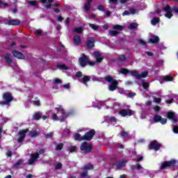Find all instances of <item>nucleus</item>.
I'll return each mask as SVG.
<instances>
[{"label": "nucleus", "mask_w": 178, "mask_h": 178, "mask_svg": "<svg viewBox=\"0 0 178 178\" xmlns=\"http://www.w3.org/2000/svg\"><path fill=\"white\" fill-rule=\"evenodd\" d=\"M104 80L107 81L108 83H111L110 85H108V90L109 91H115V90L118 89V86L119 85V82L112 78L111 76H106L104 77Z\"/></svg>", "instance_id": "1"}, {"label": "nucleus", "mask_w": 178, "mask_h": 178, "mask_svg": "<svg viewBox=\"0 0 178 178\" xmlns=\"http://www.w3.org/2000/svg\"><path fill=\"white\" fill-rule=\"evenodd\" d=\"M3 99H4L3 102H0V105H9L12 101H13V96L12 95V93L7 92H4L3 94Z\"/></svg>", "instance_id": "2"}, {"label": "nucleus", "mask_w": 178, "mask_h": 178, "mask_svg": "<svg viewBox=\"0 0 178 178\" xmlns=\"http://www.w3.org/2000/svg\"><path fill=\"white\" fill-rule=\"evenodd\" d=\"M56 109L57 110V115H58L60 122H65L66 118H67V114H66L65 109L60 105H58V107L56 108Z\"/></svg>", "instance_id": "3"}, {"label": "nucleus", "mask_w": 178, "mask_h": 178, "mask_svg": "<svg viewBox=\"0 0 178 178\" xmlns=\"http://www.w3.org/2000/svg\"><path fill=\"white\" fill-rule=\"evenodd\" d=\"M177 163V161L175 159H172L171 161H164L162 163L160 166L161 170H163V169H166V168H175V166H177L176 164Z\"/></svg>", "instance_id": "4"}, {"label": "nucleus", "mask_w": 178, "mask_h": 178, "mask_svg": "<svg viewBox=\"0 0 178 178\" xmlns=\"http://www.w3.org/2000/svg\"><path fill=\"white\" fill-rule=\"evenodd\" d=\"M131 75L136 77L137 80H140L141 79H145L148 77V71H143L141 74H138L137 70H132L131 72Z\"/></svg>", "instance_id": "5"}, {"label": "nucleus", "mask_w": 178, "mask_h": 178, "mask_svg": "<svg viewBox=\"0 0 178 178\" xmlns=\"http://www.w3.org/2000/svg\"><path fill=\"white\" fill-rule=\"evenodd\" d=\"M161 147H162V145L158 143V140H154L149 144L148 149L149 151H151L152 149H154L155 151H159Z\"/></svg>", "instance_id": "6"}, {"label": "nucleus", "mask_w": 178, "mask_h": 178, "mask_svg": "<svg viewBox=\"0 0 178 178\" xmlns=\"http://www.w3.org/2000/svg\"><path fill=\"white\" fill-rule=\"evenodd\" d=\"M80 149L81 151H85L86 154H90L92 151V145L88 144V142H83L80 146Z\"/></svg>", "instance_id": "7"}, {"label": "nucleus", "mask_w": 178, "mask_h": 178, "mask_svg": "<svg viewBox=\"0 0 178 178\" xmlns=\"http://www.w3.org/2000/svg\"><path fill=\"white\" fill-rule=\"evenodd\" d=\"M153 123H161V124H166L168 119L163 118L160 115H154L153 118Z\"/></svg>", "instance_id": "8"}, {"label": "nucleus", "mask_w": 178, "mask_h": 178, "mask_svg": "<svg viewBox=\"0 0 178 178\" xmlns=\"http://www.w3.org/2000/svg\"><path fill=\"white\" fill-rule=\"evenodd\" d=\"M95 129H90L83 135L84 141H91L95 136Z\"/></svg>", "instance_id": "9"}, {"label": "nucleus", "mask_w": 178, "mask_h": 178, "mask_svg": "<svg viewBox=\"0 0 178 178\" xmlns=\"http://www.w3.org/2000/svg\"><path fill=\"white\" fill-rule=\"evenodd\" d=\"M26 133H29V129H22L19 131L18 135L19 137L17 139V143H19V144H22V143L24 141L26 138Z\"/></svg>", "instance_id": "10"}, {"label": "nucleus", "mask_w": 178, "mask_h": 178, "mask_svg": "<svg viewBox=\"0 0 178 178\" xmlns=\"http://www.w3.org/2000/svg\"><path fill=\"white\" fill-rule=\"evenodd\" d=\"M79 62L81 67H86L88 65V57L85 54H82V56L79 58Z\"/></svg>", "instance_id": "11"}, {"label": "nucleus", "mask_w": 178, "mask_h": 178, "mask_svg": "<svg viewBox=\"0 0 178 178\" xmlns=\"http://www.w3.org/2000/svg\"><path fill=\"white\" fill-rule=\"evenodd\" d=\"M163 10L165 12V17L167 19H171L172 16H173V13H172V7L169 6V4H166L165 8H163Z\"/></svg>", "instance_id": "12"}, {"label": "nucleus", "mask_w": 178, "mask_h": 178, "mask_svg": "<svg viewBox=\"0 0 178 178\" xmlns=\"http://www.w3.org/2000/svg\"><path fill=\"white\" fill-rule=\"evenodd\" d=\"M166 116L168 119L171 120L172 123H173L174 124H176V123H177L178 120L177 119H176V113H175V112L168 111L166 113Z\"/></svg>", "instance_id": "13"}, {"label": "nucleus", "mask_w": 178, "mask_h": 178, "mask_svg": "<svg viewBox=\"0 0 178 178\" xmlns=\"http://www.w3.org/2000/svg\"><path fill=\"white\" fill-rule=\"evenodd\" d=\"M119 115L122 116V118H126V116H133V110L131 109H122L119 111Z\"/></svg>", "instance_id": "14"}, {"label": "nucleus", "mask_w": 178, "mask_h": 178, "mask_svg": "<svg viewBox=\"0 0 178 178\" xmlns=\"http://www.w3.org/2000/svg\"><path fill=\"white\" fill-rule=\"evenodd\" d=\"M86 45L89 49L94 48V47H95V39L92 37L86 40Z\"/></svg>", "instance_id": "15"}, {"label": "nucleus", "mask_w": 178, "mask_h": 178, "mask_svg": "<svg viewBox=\"0 0 178 178\" xmlns=\"http://www.w3.org/2000/svg\"><path fill=\"white\" fill-rule=\"evenodd\" d=\"M13 57L17 58V59H25L26 56L23 54V53L17 51V50H13L12 52Z\"/></svg>", "instance_id": "16"}, {"label": "nucleus", "mask_w": 178, "mask_h": 178, "mask_svg": "<svg viewBox=\"0 0 178 178\" xmlns=\"http://www.w3.org/2000/svg\"><path fill=\"white\" fill-rule=\"evenodd\" d=\"M39 158H40V154L33 153V154H31V158L29 159V165H33L34 162H35V161H37V159Z\"/></svg>", "instance_id": "17"}, {"label": "nucleus", "mask_w": 178, "mask_h": 178, "mask_svg": "<svg viewBox=\"0 0 178 178\" xmlns=\"http://www.w3.org/2000/svg\"><path fill=\"white\" fill-rule=\"evenodd\" d=\"M7 24H8V26H19V24H20V21L17 19H10Z\"/></svg>", "instance_id": "18"}, {"label": "nucleus", "mask_w": 178, "mask_h": 178, "mask_svg": "<svg viewBox=\"0 0 178 178\" xmlns=\"http://www.w3.org/2000/svg\"><path fill=\"white\" fill-rule=\"evenodd\" d=\"M4 62L8 63V65H12L13 60L10 58V54H6L4 56Z\"/></svg>", "instance_id": "19"}, {"label": "nucleus", "mask_w": 178, "mask_h": 178, "mask_svg": "<svg viewBox=\"0 0 178 178\" xmlns=\"http://www.w3.org/2000/svg\"><path fill=\"white\" fill-rule=\"evenodd\" d=\"M91 2H92V0H87V2L84 3L85 12H88L91 9Z\"/></svg>", "instance_id": "20"}, {"label": "nucleus", "mask_w": 178, "mask_h": 178, "mask_svg": "<svg viewBox=\"0 0 178 178\" xmlns=\"http://www.w3.org/2000/svg\"><path fill=\"white\" fill-rule=\"evenodd\" d=\"M73 42L75 45H80V42H81V38L80 35H76L74 36Z\"/></svg>", "instance_id": "21"}, {"label": "nucleus", "mask_w": 178, "mask_h": 178, "mask_svg": "<svg viewBox=\"0 0 178 178\" xmlns=\"http://www.w3.org/2000/svg\"><path fill=\"white\" fill-rule=\"evenodd\" d=\"M143 168V166L140 165V163H136V165H133L131 167V170L134 171V170H141V169Z\"/></svg>", "instance_id": "22"}, {"label": "nucleus", "mask_w": 178, "mask_h": 178, "mask_svg": "<svg viewBox=\"0 0 178 178\" xmlns=\"http://www.w3.org/2000/svg\"><path fill=\"white\" fill-rule=\"evenodd\" d=\"M149 42L151 44H158L159 42V37L157 35L154 36L152 38L149 39Z\"/></svg>", "instance_id": "23"}, {"label": "nucleus", "mask_w": 178, "mask_h": 178, "mask_svg": "<svg viewBox=\"0 0 178 178\" xmlns=\"http://www.w3.org/2000/svg\"><path fill=\"white\" fill-rule=\"evenodd\" d=\"M74 140L75 141H84L83 136H81L79 133L75 134Z\"/></svg>", "instance_id": "24"}, {"label": "nucleus", "mask_w": 178, "mask_h": 178, "mask_svg": "<svg viewBox=\"0 0 178 178\" xmlns=\"http://www.w3.org/2000/svg\"><path fill=\"white\" fill-rule=\"evenodd\" d=\"M92 169H94V165L91 163L86 164L83 167V170H86V172H88V170H91Z\"/></svg>", "instance_id": "25"}, {"label": "nucleus", "mask_w": 178, "mask_h": 178, "mask_svg": "<svg viewBox=\"0 0 178 178\" xmlns=\"http://www.w3.org/2000/svg\"><path fill=\"white\" fill-rule=\"evenodd\" d=\"M83 31H84L83 26L74 28V32L77 33L78 34H81V33H83Z\"/></svg>", "instance_id": "26"}, {"label": "nucleus", "mask_w": 178, "mask_h": 178, "mask_svg": "<svg viewBox=\"0 0 178 178\" xmlns=\"http://www.w3.org/2000/svg\"><path fill=\"white\" fill-rule=\"evenodd\" d=\"M120 73H121L122 74H124V75H127V74H129V73H130V74H131V71L129 70L127 68H121Z\"/></svg>", "instance_id": "27"}, {"label": "nucleus", "mask_w": 178, "mask_h": 178, "mask_svg": "<svg viewBox=\"0 0 178 178\" xmlns=\"http://www.w3.org/2000/svg\"><path fill=\"white\" fill-rule=\"evenodd\" d=\"M57 69L63 70H69V67L66 66L65 64H58L56 65Z\"/></svg>", "instance_id": "28"}, {"label": "nucleus", "mask_w": 178, "mask_h": 178, "mask_svg": "<svg viewBox=\"0 0 178 178\" xmlns=\"http://www.w3.org/2000/svg\"><path fill=\"white\" fill-rule=\"evenodd\" d=\"M41 116H42V113L40 112L35 113L33 119L34 120H40V119H41Z\"/></svg>", "instance_id": "29"}, {"label": "nucleus", "mask_w": 178, "mask_h": 178, "mask_svg": "<svg viewBox=\"0 0 178 178\" xmlns=\"http://www.w3.org/2000/svg\"><path fill=\"white\" fill-rule=\"evenodd\" d=\"M81 80H82V83L83 84H87V83H88V81H90V76H88L87 75H85V76H83Z\"/></svg>", "instance_id": "30"}, {"label": "nucleus", "mask_w": 178, "mask_h": 178, "mask_svg": "<svg viewBox=\"0 0 178 178\" xmlns=\"http://www.w3.org/2000/svg\"><path fill=\"white\" fill-rule=\"evenodd\" d=\"M160 19L159 17H154L152 20H151V23L152 24V26H156V24H158V23H159Z\"/></svg>", "instance_id": "31"}, {"label": "nucleus", "mask_w": 178, "mask_h": 178, "mask_svg": "<svg viewBox=\"0 0 178 178\" xmlns=\"http://www.w3.org/2000/svg\"><path fill=\"white\" fill-rule=\"evenodd\" d=\"M142 87L144 90H148L149 88V83L142 81Z\"/></svg>", "instance_id": "32"}, {"label": "nucleus", "mask_w": 178, "mask_h": 178, "mask_svg": "<svg viewBox=\"0 0 178 178\" xmlns=\"http://www.w3.org/2000/svg\"><path fill=\"white\" fill-rule=\"evenodd\" d=\"M124 163L122 161H120L117 163L116 164V169H122V168H124Z\"/></svg>", "instance_id": "33"}, {"label": "nucleus", "mask_w": 178, "mask_h": 178, "mask_svg": "<svg viewBox=\"0 0 178 178\" xmlns=\"http://www.w3.org/2000/svg\"><path fill=\"white\" fill-rule=\"evenodd\" d=\"M164 81H173V77L170 75H167L163 77Z\"/></svg>", "instance_id": "34"}, {"label": "nucleus", "mask_w": 178, "mask_h": 178, "mask_svg": "<svg viewBox=\"0 0 178 178\" xmlns=\"http://www.w3.org/2000/svg\"><path fill=\"white\" fill-rule=\"evenodd\" d=\"M137 27H138V24L136 22L131 23L129 25V29L131 30H136V29H137Z\"/></svg>", "instance_id": "35"}, {"label": "nucleus", "mask_w": 178, "mask_h": 178, "mask_svg": "<svg viewBox=\"0 0 178 178\" xmlns=\"http://www.w3.org/2000/svg\"><path fill=\"white\" fill-rule=\"evenodd\" d=\"M38 132L37 131H32L29 132V136L30 137H31L32 138H34V137H37V136H38Z\"/></svg>", "instance_id": "36"}, {"label": "nucleus", "mask_w": 178, "mask_h": 178, "mask_svg": "<svg viewBox=\"0 0 178 178\" xmlns=\"http://www.w3.org/2000/svg\"><path fill=\"white\" fill-rule=\"evenodd\" d=\"M33 104H35L36 106H41V102L40 99H38V97H35L33 101Z\"/></svg>", "instance_id": "37"}, {"label": "nucleus", "mask_w": 178, "mask_h": 178, "mask_svg": "<svg viewBox=\"0 0 178 178\" xmlns=\"http://www.w3.org/2000/svg\"><path fill=\"white\" fill-rule=\"evenodd\" d=\"M63 143H59L56 146V151H62L63 149Z\"/></svg>", "instance_id": "38"}, {"label": "nucleus", "mask_w": 178, "mask_h": 178, "mask_svg": "<svg viewBox=\"0 0 178 178\" xmlns=\"http://www.w3.org/2000/svg\"><path fill=\"white\" fill-rule=\"evenodd\" d=\"M29 5H31V6H38V1H28Z\"/></svg>", "instance_id": "39"}, {"label": "nucleus", "mask_w": 178, "mask_h": 178, "mask_svg": "<svg viewBox=\"0 0 178 178\" xmlns=\"http://www.w3.org/2000/svg\"><path fill=\"white\" fill-rule=\"evenodd\" d=\"M109 34L111 35V37H116V35H118L119 32L117 31H109Z\"/></svg>", "instance_id": "40"}, {"label": "nucleus", "mask_w": 178, "mask_h": 178, "mask_svg": "<svg viewBox=\"0 0 178 178\" xmlns=\"http://www.w3.org/2000/svg\"><path fill=\"white\" fill-rule=\"evenodd\" d=\"M89 27L92 29V30H98V29H99V26L95 25L94 24H89Z\"/></svg>", "instance_id": "41"}, {"label": "nucleus", "mask_w": 178, "mask_h": 178, "mask_svg": "<svg viewBox=\"0 0 178 178\" xmlns=\"http://www.w3.org/2000/svg\"><path fill=\"white\" fill-rule=\"evenodd\" d=\"M113 29L114 30H123V26L119 25V24H115L113 26Z\"/></svg>", "instance_id": "42"}, {"label": "nucleus", "mask_w": 178, "mask_h": 178, "mask_svg": "<svg viewBox=\"0 0 178 178\" xmlns=\"http://www.w3.org/2000/svg\"><path fill=\"white\" fill-rule=\"evenodd\" d=\"M52 136H54V132H49L47 134H44L46 140H49V138H52Z\"/></svg>", "instance_id": "43"}, {"label": "nucleus", "mask_w": 178, "mask_h": 178, "mask_svg": "<svg viewBox=\"0 0 178 178\" xmlns=\"http://www.w3.org/2000/svg\"><path fill=\"white\" fill-rule=\"evenodd\" d=\"M121 137L122 138H126V137H129V133L126 132V131H122L121 134Z\"/></svg>", "instance_id": "44"}, {"label": "nucleus", "mask_w": 178, "mask_h": 178, "mask_svg": "<svg viewBox=\"0 0 178 178\" xmlns=\"http://www.w3.org/2000/svg\"><path fill=\"white\" fill-rule=\"evenodd\" d=\"M76 149H77L76 146H71L69 149V152H71V153L76 152Z\"/></svg>", "instance_id": "45"}, {"label": "nucleus", "mask_w": 178, "mask_h": 178, "mask_svg": "<svg viewBox=\"0 0 178 178\" xmlns=\"http://www.w3.org/2000/svg\"><path fill=\"white\" fill-rule=\"evenodd\" d=\"M97 9L98 10H100L101 12H105V6H104L103 5H99L97 7Z\"/></svg>", "instance_id": "46"}, {"label": "nucleus", "mask_w": 178, "mask_h": 178, "mask_svg": "<svg viewBox=\"0 0 178 178\" xmlns=\"http://www.w3.org/2000/svg\"><path fill=\"white\" fill-rule=\"evenodd\" d=\"M118 59L120 62H124V60H126V56L124 54L120 55Z\"/></svg>", "instance_id": "47"}, {"label": "nucleus", "mask_w": 178, "mask_h": 178, "mask_svg": "<svg viewBox=\"0 0 178 178\" xmlns=\"http://www.w3.org/2000/svg\"><path fill=\"white\" fill-rule=\"evenodd\" d=\"M20 165H23V160L19 159L18 160L16 163L15 164V168H17V166H20Z\"/></svg>", "instance_id": "48"}, {"label": "nucleus", "mask_w": 178, "mask_h": 178, "mask_svg": "<svg viewBox=\"0 0 178 178\" xmlns=\"http://www.w3.org/2000/svg\"><path fill=\"white\" fill-rule=\"evenodd\" d=\"M93 55L95 58H101L102 56V54L99 51H94Z\"/></svg>", "instance_id": "49"}, {"label": "nucleus", "mask_w": 178, "mask_h": 178, "mask_svg": "<svg viewBox=\"0 0 178 178\" xmlns=\"http://www.w3.org/2000/svg\"><path fill=\"white\" fill-rule=\"evenodd\" d=\"M83 172L81 174V177H87V175H88V171L83 169Z\"/></svg>", "instance_id": "50"}, {"label": "nucleus", "mask_w": 178, "mask_h": 178, "mask_svg": "<svg viewBox=\"0 0 178 178\" xmlns=\"http://www.w3.org/2000/svg\"><path fill=\"white\" fill-rule=\"evenodd\" d=\"M128 98H134V97H136V92H130L127 94Z\"/></svg>", "instance_id": "51"}, {"label": "nucleus", "mask_w": 178, "mask_h": 178, "mask_svg": "<svg viewBox=\"0 0 178 178\" xmlns=\"http://www.w3.org/2000/svg\"><path fill=\"white\" fill-rule=\"evenodd\" d=\"M154 102H156V104H161L162 99L160 97H154Z\"/></svg>", "instance_id": "52"}, {"label": "nucleus", "mask_w": 178, "mask_h": 178, "mask_svg": "<svg viewBox=\"0 0 178 178\" xmlns=\"http://www.w3.org/2000/svg\"><path fill=\"white\" fill-rule=\"evenodd\" d=\"M138 44H140V45H143V47L147 46V42L142 39L138 40Z\"/></svg>", "instance_id": "53"}, {"label": "nucleus", "mask_w": 178, "mask_h": 178, "mask_svg": "<svg viewBox=\"0 0 178 178\" xmlns=\"http://www.w3.org/2000/svg\"><path fill=\"white\" fill-rule=\"evenodd\" d=\"M52 120H59V115H58L56 113L53 114Z\"/></svg>", "instance_id": "54"}, {"label": "nucleus", "mask_w": 178, "mask_h": 178, "mask_svg": "<svg viewBox=\"0 0 178 178\" xmlns=\"http://www.w3.org/2000/svg\"><path fill=\"white\" fill-rule=\"evenodd\" d=\"M136 8H129V14L131 13V15H136Z\"/></svg>", "instance_id": "55"}, {"label": "nucleus", "mask_w": 178, "mask_h": 178, "mask_svg": "<svg viewBox=\"0 0 178 178\" xmlns=\"http://www.w3.org/2000/svg\"><path fill=\"white\" fill-rule=\"evenodd\" d=\"M76 77H77L78 79L83 77V73L80 71L77 72L76 73Z\"/></svg>", "instance_id": "56"}, {"label": "nucleus", "mask_w": 178, "mask_h": 178, "mask_svg": "<svg viewBox=\"0 0 178 178\" xmlns=\"http://www.w3.org/2000/svg\"><path fill=\"white\" fill-rule=\"evenodd\" d=\"M102 60H104V57H97L96 58V62L97 63H101V62H102Z\"/></svg>", "instance_id": "57"}, {"label": "nucleus", "mask_w": 178, "mask_h": 178, "mask_svg": "<svg viewBox=\"0 0 178 178\" xmlns=\"http://www.w3.org/2000/svg\"><path fill=\"white\" fill-rule=\"evenodd\" d=\"M35 34H36V35H42V31L38 29L35 31Z\"/></svg>", "instance_id": "58"}, {"label": "nucleus", "mask_w": 178, "mask_h": 178, "mask_svg": "<svg viewBox=\"0 0 178 178\" xmlns=\"http://www.w3.org/2000/svg\"><path fill=\"white\" fill-rule=\"evenodd\" d=\"M53 81H54V84H59V83H62V81L59 79H54Z\"/></svg>", "instance_id": "59"}, {"label": "nucleus", "mask_w": 178, "mask_h": 178, "mask_svg": "<svg viewBox=\"0 0 178 178\" xmlns=\"http://www.w3.org/2000/svg\"><path fill=\"white\" fill-rule=\"evenodd\" d=\"M62 163H58L56 165V170H60L62 169Z\"/></svg>", "instance_id": "60"}, {"label": "nucleus", "mask_w": 178, "mask_h": 178, "mask_svg": "<svg viewBox=\"0 0 178 178\" xmlns=\"http://www.w3.org/2000/svg\"><path fill=\"white\" fill-rule=\"evenodd\" d=\"M109 3L113 5H118V0H109Z\"/></svg>", "instance_id": "61"}, {"label": "nucleus", "mask_w": 178, "mask_h": 178, "mask_svg": "<svg viewBox=\"0 0 178 178\" xmlns=\"http://www.w3.org/2000/svg\"><path fill=\"white\" fill-rule=\"evenodd\" d=\"M173 132L175 133V134H178V126H175L172 129Z\"/></svg>", "instance_id": "62"}, {"label": "nucleus", "mask_w": 178, "mask_h": 178, "mask_svg": "<svg viewBox=\"0 0 178 178\" xmlns=\"http://www.w3.org/2000/svg\"><path fill=\"white\" fill-rule=\"evenodd\" d=\"M154 110L156 111V112H159V111H161V107L159 106H155L154 107Z\"/></svg>", "instance_id": "63"}, {"label": "nucleus", "mask_w": 178, "mask_h": 178, "mask_svg": "<svg viewBox=\"0 0 178 178\" xmlns=\"http://www.w3.org/2000/svg\"><path fill=\"white\" fill-rule=\"evenodd\" d=\"M110 122H114L115 123H116V122H118V119H116L115 117H111L109 119Z\"/></svg>", "instance_id": "64"}]
</instances>
